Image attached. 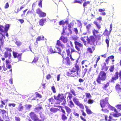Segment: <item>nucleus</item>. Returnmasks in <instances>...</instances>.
Instances as JSON below:
<instances>
[{
	"label": "nucleus",
	"mask_w": 121,
	"mask_h": 121,
	"mask_svg": "<svg viewBox=\"0 0 121 121\" xmlns=\"http://www.w3.org/2000/svg\"><path fill=\"white\" fill-rule=\"evenodd\" d=\"M107 74L104 71H101L98 74L96 81L98 83L100 84H101V81H104L107 78Z\"/></svg>",
	"instance_id": "nucleus-1"
},
{
	"label": "nucleus",
	"mask_w": 121,
	"mask_h": 121,
	"mask_svg": "<svg viewBox=\"0 0 121 121\" xmlns=\"http://www.w3.org/2000/svg\"><path fill=\"white\" fill-rule=\"evenodd\" d=\"M74 25V23L73 22H70L68 25V29L69 31V32H68L67 30H68L67 26H65L63 27V31L62 34L63 35H71L72 34V31L71 29L72 27H73Z\"/></svg>",
	"instance_id": "nucleus-2"
},
{
	"label": "nucleus",
	"mask_w": 121,
	"mask_h": 121,
	"mask_svg": "<svg viewBox=\"0 0 121 121\" xmlns=\"http://www.w3.org/2000/svg\"><path fill=\"white\" fill-rule=\"evenodd\" d=\"M53 96L55 99L60 101V102H62L63 101V102L61 104L62 105H64L66 104V100L63 94H59L56 97L55 95H54Z\"/></svg>",
	"instance_id": "nucleus-3"
},
{
	"label": "nucleus",
	"mask_w": 121,
	"mask_h": 121,
	"mask_svg": "<svg viewBox=\"0 0 121 121\" xmlns=\"http://www.w3.org/2000/svg\"><path fill=\"white\" fill-rule=\"evenodd\" d=\"M85 94L86 97L84 98V102H87L88 104H93L94 102V100L90 98H91L92 96L89 93H86Z\"/></svg>",
	"instance_id": "nucleus-4"
},
{
	"label": "nucleus",
	"mask_w": 121,
	"mask_h": 121,
	"mask_svg": "<svg viewBox=\"0 0 121 121\" xmlns=\"http://www.w3.org/2000/svg\"><path fill=\"white\" fill-rule=\"evenodd\" d=\"M119 75L120 77V78L121 80V70L119 72L118 71H116L115 74L112 77L110 82H111L114 83L118 79Z\"/></svg>",
	"instance_id": "nucleus-5"
},
{
	"label": "nucleus",
	"mask_w": 121,
	"mask_h": 121,
	"mask_svg": "<svg viewBox=\"0 0 121 121\" xmlns=\"http://www.w3.org/2000/svg\"><path fill=\"white\" fill-rule=\"evenodd\" d=\"M108 100V97H106L104 99H102L100 101V104L102 108H103L109 104Z\"/></svg>",
	"instance_id": "nucleus-6"
},
{
	"label": "nucleus",
	"mask_w": 121,
	"mask_h": 121,
	"mask_svg": "<svg viewBox=\"0 0 121 121\" xmlns=\"http://www.w3.org/2000/svg\"><path fill=\"white\" fill-rule=\"evenodd\" d=\"M6 50L4 52V55L5 58H8L9 59H11L12 55L11 52L12 51L11 48H5Z\"/></svg>",
	"instance_id": "nucleus-7"
},
{
	"label": "nucleus",
	"mask_w": 121,
	"mask_h": 121,
	"mask_svg": "<svg viewBox=\"0 0 121 121\" xmlns=\"http://www.w3.org/2000/svg\"><path fill=\"white\" fill-rule=\"evenodd\" d=\"M29 115L30 118L34 121H42V120L39 119L38 116L34 112H31Z\"/></svg>",
	"instance_id": "nucleus-8"
},
{
	"label": "nucleus",
	"mask_w": 121,
	"mask_h": 121,
	"mask_svg": "<svg viewBox=\"0 0 121 121\" xmlns=\"http://www.w3.org/2000/svg\"><path fill=\"white\" fill-rule=\"evenodd\" d=\"M9 27L10 25L9 24H6L4 26L0 25V34H2V33H4L5 31H8Z\"/></svg>",
	"instance_id": "nucleus-9"
},
{
	"label": "nucleus",
	"mask_w": 121,
	"mask_h": 121,
	"mask_svg": "<svg viewBox=\"0 0 121 121\" xmlns=\"http://www.w3.org/2000/svg\"><path fill=\"white\" fill-rule=\"evenodd\" d=\"M70 71L73 72H77L78 76H81V69L79 66L77 65H75L74 67H73Z\"/></svg>",
	"instance_id": "nucleus-10"
},
{
	"label": "nucleus",
	"mask_w": 121,
	"mask_h": 121,
	"mask_svg": "<svg viewBox=\"0 0 121 121\" xmlns=\"http://www.w3.org/2000/svg\"><path fill=\"white\" fill-rule=\"evenodd\" d=\"M73 101L75 104L78 106L81 109H84V105L80 103L78 99L76 97H74L73 98Z\"/></svg>",
	"instance_id": "nucleus-11"
},
{
	"label": "nucleus",
	"mask_w": 121,
	"mask_h": 121,
	"mask_svg": "<svg viewBox=\"0 0 121 121\" xmlns=\"http://www.w3.org/2000/svg\"><path fill=\"white\" fill-rule=\"evenodd\" d=\"M96 38L93 35L90 36L89 37H88L87 40V43L91 45H94L95 44L96 41Z\"/></svg>",
	"instance_id": "nucleus-12"
},
{
	"label": "nucleus",
	"mask_w": 121,
	"mask_h": 121,
	"mask_svg": "<svg viewBox=\"0 0 121 121\" xmlns=\"http://www.w3.org/2000/svg\"><path fill=\"white\" fill-rule=\"evenodd\" d=\"M61 110L62 113L61 114V119L63 121H65L68 119V117L66 115L65 111L62 108H61Z\"/></svg>",
	"instance_id": "nucleus-13"
},
{
	"label": "nucleus",
	"mask_w": 121,
	"mask_h": 121,
	"mask_svg": "<svg viewBox=\"0 0 121 121\" xmlns=\"http://www.w3.org/2000/svg\"><path fill=\"white\" fill-rule=\"evenodd\" d=\"M74 43L75 48L78 52H79L80 50V48H82L83 47V44L78 41L74 42Z\"/></svg>",
	"instance_id": "nucleus-14"
},
{
	"label": "nucleus",
	"mask_w": 121,
	"mask_h": 121,
	"mask_svg": "<svg viewBox=\"0 0 121 121\" xmlns=\"http://www.w3.org/2000/svg\"><path fill=\"white\" fill-rule=\"evenodd\" d=\"M22 53H19L17 52L14 51L13 52V55L14 58H17L18 60V61H21V56L22 55Z\"/></svg>",
	"instance_id": "nucleus-15"
},
{
	"label": "nucleus",
	"mask_w": 121,
	"mask_h": 121,
	"mask_svg": "<svg viewBox=\"0 0 121 121\" xmlns=\"http://www.w3.org/2000/svg\"><path fill=\"white\" fill-rule=\"evenodd\" d=\"M109 85V83L108 82L106 84H104L102 87V88L105 90L108 93H109L111 92V90L110 87H108Z\"/></svg>",
	"instance_id": "nucleus-16"
},
{
	"label": "nucleus",
	"mask_w": 121,
	"mask_h": 121,
	"mask_svg": "<svg viewBox=\"0 0 121 121\" xmlns=\"http://www.w3.org/2000/svg\"><path fill=\"white\" fill-rule=\"evenodd\" d=\"M92 33L93 35L96 38H99L100 37V35L98 34L99 33V30H96L94 29L92 31Z\"/></svg>",
	"instance_id": "nucleus-17"
},
{
	"label": "nucleus",
	"mask_w": 121,
	"mask_h": 121,
	"mask_svg": "<svg viewBox=\"0 0 121 121\" xmlns=\"http://www.w3.org/2000/svg\"><path fill=\"white\" fill-rule=\"evenodd\" d=\"M66 51L67 53L68 56H70L71 55L72 53L73 52H77L76 51L75 49L73 48L66 49Z\"/></svg>",
	"instance_id": "nucleus-18"
},
{
	"label": "nucleus",
	"mask_w": 121,
	"mask_h": 121,
	"mask_svg": "<svg viewBox=\"0 0 121 121\" xmlns=\"http://www.w3.org/2000/svg\"><path fill=\"white\" fill-rule=\"evenodd\" d=\"M68 76L72 77H74L78 76V74L77 72H73L70 71L67 72V73Z\"/></svg>",
	"instance_id": "nucleus-19"
},
{
	"label": "nucleus",
	"mask_w": 121,
	"mask_h": 121,
	"mask_svg": "<svg viewBox=\"0 0 121 121\" xmlns=\"http://www.w3.org/2000/svg\"><path fill=\"white\" fill-rule=\"evenodd\" d=\"M90 65H85V66L86 68L84 69L83 70L81 74V77H84L85 76L86 73L87 72V70H88V66Z\"/></svg>",
	"instance_id": "nucleus-20"
},
{
	"label": "nucleus",
	"mask_w": 121,
	"mask_h": 121,
	"mask_svg": "<svg viewBox=\"0 0 121 121\" xmlns=\"http://www.w3.org/2000/svg\"><path fill=\"white\" fill-rule=\"evenodd\" d=\"M49 53L50 54L56 53H57V52L54 47L50 46L49 48Z\"/></svg>",
	"instance_id": "nucleus-21"
},
{
	"label": "nucleus",
	"mask_w": 121,
	"mask_h": 121,
	"mask_svg": "<svg viewBox=\"0 0 121 121\" xmlns=\"http://www.w3.org/2000/svg\"><path fill=\"white\" fill-rule=\"evenodd\" d=\"M65 61H63V63L66 64V65H70V60L69 58L68 57H67L65 58Z\"/></svg>",
	"instance_id": "nucleus-22"
},
{
	"label": "nucleus",
	"mask_w": 121,
	"mask_h": 121,
	"mask_svg": "<svg viewBox=\"0 0 121 121\" xmlns=\"http://www.w3.org/2000/svg\"><path fill=\"white\" fill-rule=\"evenodd\" d=\"M105 120L106 121H115L116 120L113 119L111 115H109L108 118V116L107 115H105Z\"/></svg>",
	"instance_id": "nucleus-23"
},
{
	"label": "nucleus",
	"mask_w": 121,
	"mask_h": 121,
	"mask_svg": "<svg viewBox=\"0 0 121 121\" xmlns=\"http://www.w3.org/2000/svg\"><path fill=\"white\" fill-rule=\"evenodd\" d=\"M48 101L49 103L51 104H60V102H56L55 99H53L52 97L49 99Z\"/></svg>",
	"instance_id": "nucleus-24"
},
{
	"label": "nucleus",
	"mask_w": 121,
	"mask_h": 121,
	"mask_svg": "<svg viewBox=\"0 0 121 121\" xmlns=\"http://www.w3.org/2000/svg\"><path fill=\"white\" fill-rule=\"evenodd\" d=\"M59 40L62 41L64 43H67L68 40V39L67 37H65L63 36H60Z\"/></svg>",
	"instance_id": "nucleus-25"
},
{
	"label": "nucleus",
	"mask_w": 121,
	"mask_h": 121,
	"mask_svg": "<svg viewBox=\"0 0 121 121\" xmlns=\"http://www.w3.org/2000/svg\"><path fill=\"white\" fill-rule=\"evenodd\" d=\"M60 40L59 39L57 41L56 45H57L58 47H61L63 48H64L65 47V46L62 43Z\"/></svg>",
	"instance_id": "nucleus-26"
},
{
	"label": "nucleus",
	"mask_w": 121,
	"mask_h": 121,
	"mask_svg": "<svg viewBox=\"0 0 121 121\" xmlns=\"http://www.w3.org/2000/svg\"><path fill=\"white\" fill-rule=\"evenodd\" d=\"M44 40V37L43 36H39L37 38L36 40V43H38V41Z\"/></svg>",
	"instance_id": "nucleus-27"
},
{
	"label": "nucleus",
	"mask_w": 121,
	"mask_h": 121,
	"mask_svg": "<svg viewBox=\"0 0 121 121\" xmlns=\"http://www.w3.org/2000/svg\"><path fill=\"white\" fill-rule=\"evenodd\" d=\"M111 32H110V31H108L107 30V29H106L103 34L105 36L109 37L110 34Z\"/></svg>",
	"instance_id": "nucleus-28"
},
{
	"label": "nucleus",
	"mask_w": 121,
	"mask_h": 121,
	"mask_svg": "<svg viewBox=\"0 0 121 121\" xmlns=\"http://www.w3.org/2000/svg\"><path fill=\"white\" fill-rule=\"evenodd\" d=\"M88 39V36H84L81 37L80 38V39L82 41H83V42L84 43V44L85 45V44H86V40L87 41Z\"/></svg>",
	"instance_id": "nucleus-29"
},
{
	"label": "nucleus",
	"mask_w": 121,
	"mask_h": 121,
	"mask_svg": "<svg viewBox=\"0 0 121 121\" xmlns=\"http://www.w3.org/2000/svg\"><path fill=\"white\" fill-rule=\"evenodd\" d=\"M43 109V108L42 106L36 107L34 109V111L36 112H38L40 111V110Z\"/></svg>",
	"instance_id": "nucleus-30"
},
{
	"label": "nucleus",
	"mask_w": 121,
	"mask_h": 121,
	"mask_svg": "<svg viewBox=\"0 0 121 121\" xmlns=\"http://www.w3.org/2000/svg\"><path fill=\"white\" fill-rule=\"evenodd\" d=\"M64 108L67 114H69L72 112L71 109L68 107L65 106L64 107Z\"/></svg>",
	"instance_id": "nucleus-31"
},
{
	"label": "nucleus",
	"mask_w": 121,
	"mask_h": 121,
	"mask_svg": "<svg viewBox=\"0 0 121 121\" xmlns=\"http://www.w3.org/2000/svg\"><path fill=\"white\" fill-rule=\"evenodd\" d=\"M90 63L87 60H82L81 62V65H90Z\"/></svg>",
	"instance_id": "nucleus-32"
},
{
	"label": "nucleus",
	"mask_w": 121,
	"mask_h": 121,
	"mask_svg": "<svg viewBox=\"0 0 121 121\" xmlns=\"http://www.w3.org/2000/svg\"><path fill=\"white\" fill-rule=\"evenodd\" d=\"M46 19L44 18H42L39 21V25L41 26H43L44 24V23L46 21Z\"/></svg>",
	"instance_id": "nucleus-33"
},
{
	"label": "nucleus",
	"mask_w": 121,
	"mask_h": 121,
	"mask_svg": "<svg viewBox=\"0 0 121 121\" xmlns=\"http://www.w3.org/2000/svg\"><path fill=\"white\" fill-rule=\"evenodd\" d=\"M85 107L86 109V111L87 114H90L92 113V112L90 109L89 108L88 106L86 105H85Z\"/></svg>",
	"instance_id": "nucleus-34"
},
{
	"label": "nucleus",
	"mask_w": 121,
	"mask_h": 121,
	"mask_svg": "<svg viewBox=\"0 0 121 121\" xmlns=\"http://www.w3.org/2000/svg\"><path fill=\"white\" fill-rule=\"evenodd\" d=\"M104 65L102 66L101 67V69L102 71H107L108 69V67L106 66V63H104Z\"/></svg>",
	"instance_id": "nucleus-35"
},
{
	"label": "nucleus",
	"mask_w": 121,
	"mask_h": 121,
	"mask_svg": "<svg viewBox=\"0 0 121 121\" xmlns=\"http://www.w3.org/2000/svg\"><path fill=\"white\" fill-rule=\"evenodd\" d=\"M68 105L69 107L71 108L75 107V105L71 100H70Z\"/></svg>",
	"instance_id": "nucleus-36"
},
{
	"label": "nucleus",
	"mask_w": 121,
	"mask_h": 121,
	"mask_svg": "<svg viewBox=\"0 0 121 121\" xmlns=\"http://www.w3.org/2000/svg\"><path fill=\"white\" fill-rule=\"evenodd\" d=\"M59 110L58 108H51L50 109V111L53 113H55L56 112Z\"/></svg>",
	"instance_id": "nucleus-37"
},
{
	"label": "nucleus",
	"mask_w": 121,
	"mask_h": 121,
	"mask_svg": "<svg viewBox=\"0 0 121 121\" xmlns=\"http://www.w3.org/2000/svg\"><path fill=\"white\" fill-rule=\"evenodd\" d=\"M23 106H22V104H20L18 106V110L19 111H21L23 110Z\"/></svg>",
	"instance_id": "nucleus-38"
},
{
	"label": "nucleus",
	"mask_w": 121,
	"mask_h": 121,
	"mask_svg": "<svg viewBox=\"0 0 121 121\" xmlns=\"http://www.w3.org/2000/svg\"><path fill=\"white\" fill-rule=\"evenodd\" d=\"M1 35H0V41L2 44H3L4 43V39L3 37H5L4 35L3 34H1Z\"/></svg>",
	"instance_id": "nucleus-39"
},
{
	"label": "nucleus",
	"mask_w": 121,
	"mask_h": 121,
	"mask_svg": "<svg viewBox=\"0 0 121 121\" xmlns=\"http://www.w3.org/2000/svg\"><path fill=\"white\" fill-rule=\"evenodd\" d=\"M93 23L96 26V27L97 28L98 30H99L101 28V26L97 22L95 21Z\"/></svg>",
	"instance_id": "nucleus-40"
},
{
	"label": "nucleus",
	"mask_w": 121,
	"mask_h": 121,
	"mask_svg": "<svg viewBox=\"0 0 121 121\" xmlns=\"http://www.w3.org/2000/svg\"><path fill=\"white\" fill-rule=\"evenodd\" d=\"M40 17H44L46 16V14L42 11L38 15Z\"/></svg>",
	"instance_id": "nucleus-41"
},
{
	"label": "nucleus",
	"mask_w": 121,
	"mask_h": 121,
	"mask_svg": "<svg viewBox=\"0 0 121 121\" xmlns=\"http://www.w3.org/2000/svg\"><path fill=\"white\" fill-rule=\"evenodd\" d=\"M115 88L116 90L121 91V88L120 85L118 84L116 85L115 86Z\"/></svg>",
	"instance_id": "nucleus-42"
},
{
	"label": "nucleus",
	"mask_w": 121,
	"mask_h": 121,
	"mask_svg": "<svg viewBox=\"0 0 121 121\" xmlns=\"http://www.w3.org/2000/svg\"><path fill=\"white\" fill-rule=\"evenodd\" d=\"M91 27V25L90 24H89L86 26V27L87 32H89L90 31V29Z\"/></svg>",
	"instance_id": "nucleus-43"
},
{
	"label": "nucleus",
	"mask_w": 121,
	"mask_h": 121,
	"mask_svg": "<svg viewBox=\"0 0 121 121\" xmlns=\"http://www.w3.org/2000/svg\"><path fill=\"white\" fill-rule=\"evenodd\" d=\"M112 116L115 117H119L121 116V113H116L112 114Z\"/></svg>",
	"instance_id": "nucleus-44"
},
{
	"label": "nucleus",
	"mask_w": 121,
	"mask_h": 121,
	"mask_svg": "<svg viewBox=\"0 0 121 121\" xmlns=\"http://www.w3.org/2000/svg\"><path fill=\"white\" fill-rule=\"evenodd\" d=\"M67 93H68V95L67 97V100L68 99V97L69 98V99L70 100H71L72 98L73 97H72V95L70 93V92H68Z\"/></svg>",
	"instance_id": "nucleus-45"
},
{
	"label": "nucleus",
	"mask_w": 121,
	"mask_h": 121,
	"mask_svg": "<svg viewBox=\"0 0 121 121\" xmlns=\"http://www.w3.org/2000/svg\"><path fill=\"white\" fill-rule=\"evenodd\" d=\"M38 60V58L37 57L35 56L34 57V59L32 61V63H34L37 61Z\"/></svg>",
	"instance_id": "nucleus-46"
},
{
	"label": "nucleus",
	"mask_w": 121,
	"mask_h": 121,
	"mask_svg": "<svg viewBox=\"0 0 121 121\" xmlns=\"http://www.w3.org/2000/svg\"><path fill=\"white\" fill-rule=\"evenodd\" d=\"M27 10V9H26L23 11V13L22 14H21V16L22 17H24L25 15V13L26 11Z\"/></svg>",
	"instance_id": "nucleus-47"
},
{
	"label": "nucleus",
	"mask_w": 121,
	"mask_h": 121,
	"mask_svg": "<svg viewBox=\"0 0 121 121\" xmlns=\"http://www.w3.org/2000/svg\"><path fill=\"white\" fill-rule=\"evenodd\" d=\"M42 11L39 8H38L36 10V13L39 15Z\"/></svg>",
	"instance_id": "nucleus-48"
},
{
	"label": "nucleus",
	"mask_w": 121,
	"mask_h": 121,
	"mask_svg": "<svg viewBox=\"0 0 121 121\" xmlns=\"http://www.w3.org/2000/svg\"><path fill=\"white\" fill-rule=\"evenodd\" d=\"M114 69V66L112 65L111 66L109 69V70L110 72H113V71Z\"/></svg>",
	"instance_id": "nucleus-49"
},
{
	"label": "nucleus",
	"mask_w": 121,
	"mask_h": 121,
	"mask_svg": "<svg viewBox=\"0 0 121 121\" xmlns=\"http://www.w3.org/2000/svg\"><path fill=\"white\" fill-rule=\"evenodd\" d=\"M90 4V2L89 1L85 2L83 4V6L84 7L86 6L88 4Z\"/></svg>",
	"instance_id": "nucleus-50"
},
{
	"label": "nucleus",
	"mask_w": 121,
	"mask_h": 121,
	"mask_svg": "<svg viewBox=\"0 0 121 121\" xmlns=\"http://www.w3.org/2000/svg\"><path fill=\"white\" fill-rule=\"evenodd\" d=\"M42 0H40L39 1V3H38V5L39 7H41V8H42Z\"/></svg>",
	"instance_id": "nucleus-51"
},
{
	"label": "nucleus",
	"mask_w": 121,
	"mask_h": 121,
	"mask_svg": "<svg viewBox=\"0 0 121 121\" xmlns=\"http://www.w3.org/2000/svg\"><path fill=\"white\" fill-rule=\"evenodd\" d=\"M35 94L36 95V97L39 98H41L42 97V95L39 94L38 92H35Z\"/></svg>",
	"instance_id": "nucleus-52"
},
{
	"label": "nucleus",
	"mask_w": 121,
	"mask_h": 121,
	"mask_svg": "<svg viewBox=\"0 0 121 121\" xmlns=\"http://www.w3.org/2000/svg\"><path fill=\"white\" fill-rule=\"evenodd\" d=\"M15 43L18 46H19L21 45L22 43L19 41H16L15 42Z\"/></svg>",
	"instance_id": "nucleus-53"
},
{
	"label": "nucleus",
	"mask_w": 121,
	"mask_h": 121,
	"mask_svg": "<svg viewBox=\"0 0 121 121\" xmlns=\"http://www.w3.org/2000/svg\"><path fill=\"white\" fill-rule=\"evenodd\" d=\"M110 109L112 111H114L115 112H117L116 109L114 107H111Z\"/></svg>",
	"instance_id": "nucleus-54"
},
{
	"label": "nucleus",
	"mask_w": 121,
	"mask_h": 121,
	"mask_svg": "<svg viewBox=\"0 0 121 121\" xmlns=\"http://www.w3.org/2000/svg\"><path fill=\"white\" fill-rule=\"evenodd\" d=\"M8 101V99H7L4 100V101L1 100V103L2 104H3L4 105H5V102H6V103Z\"/></svg>",
	"instance_id": "nucleus-55"
},
{
	"label": "nucleus",
	"mask_w": 121,
	"mask_h": 121,
	"mask_svg": "<svg viewBox=\"0 0 121 121\" xmlns=\"http://www.w3.org/2000/svg\"><path fill=\"white\" fill-rule=\"evenodd\" d=\"M102 111L104 112L105 113H108L109 112V111L107 109H103L102 108L101 109Z\"/></svg>",
	"instance_id": "nucleus-56"
},
{
	"label": "nucleus",
	"mask_w": 121,
	"mask_h": 121,
	"mask_svg": "<svg viewBox=\"0 0 121 121\" xmlns=\"http://www.w3.org/2000/svg\"><path fill=\"white\" fill-rule=\"evenodd\" d=\"M33 13V12L32 10H29L26 13V15L29 14H32Z\"/></svg>",
	"instance_id": "nucleus-57"
},
{
	"label": "nucleus",
	"mask_w": 121,
	"mask_h": 121,
	"mask_svg": "<svg viewBox=\"0 0 121 121\" xmlns=\"http://www.w3.org/2000/svg\"><path fill=\"white\" fill-rule=\"evenodd\" d=\"M0 111L2 114L3 115L7 113L6 111L4 109H1Z\"/></svg>",
	"instance_id": "nucleus-58"
},
{
	"label": "nucleus",
	"mask_w": 121,
	"mask_h": 121,
	"mask_svg": "<svg viewBox=\"0 0 121 121\" xmlns=\"http://www.w3.org/2000/svg\"><path fill=\"white\" fill-rule=\"evenodd\" d=\"M70 92L74 96L76 95L75 91L73 89H72L70 90Z\"/></svg>",
	"instance_id": "nucleus-59"
},
{
	"label": "nucleus",
	"mask_w": 121,
	"mask_h": 121,
	"mask_svg": "<svg viewBox=\"0 0 121 121\" xmlns=\"http://www.w3.org/2000/svg\"><path fill=\"white\" fill-rule=\"evenodd\" d=\"M56 48H57L58 50V52H57V53H58V54H60L61 52V50L60 49L59 47H56Z\"/></svg>",
	"instance_id": "nucleus-60"
},
{
	"label": "nucleus",
	"mask_w": 121,
	"mask_h": 121,
	"mask_svg": "<svg viewBox=\"0 0 121 121\" xmlns=\"http://www.w3.org/2000/svg\"><path fill=\"white\" fill-rule=\"evenodd\" d=\"M51 89L53 93H55L56 92L55 88L54 86H52V87Z\"/></svg>",
	"instance_id": "nucleus-61"
},
{
	"label": "nucleus",
	"mask_w": 121,
	"mask_h": 121,
	"mask_svg": "<svg viewBox=\"0 0 121 121\" xmlns=\"http://www.w3.org/2000/svg\"><path fill=\"white\" fill-rule=\"evenodd\" d=\"M65 24V22L63 21V20L61 21H60L59 23V24L60 25H64Z\"/></svg>",
	"instance_id": "nucleus-62"
},
{
	"label": "nucleus",
	"mask_w": 121,
	"mask_h": 121,
	"mask_svg": "<svg viewBox=\"0 0 121 121\" xmlns=\"http://www.w3.org/2000/svg\"><path fill=\"white\" fill-rule=\"evenodd\" d=\"M116 107L118 109L121 110V104H118Z\"/></svg>",
	"instance_id": "nucleus-63"
},
{
	"label": "nucleus",
	"mask_w": 121,
	"mask_h": 121,
	"mask_svg": "<svg viewBox=\"0 0 121 121\" xmlns=\"http://www.w3.org/2000/svg\"><path fill=\"white\" fill-rule=\"evenodd\" d=\"M15 120L16 121H20V119L18 117H15Z\"/></svg>",
	"instance_id": "nucleus-64"
}]
</instances>
